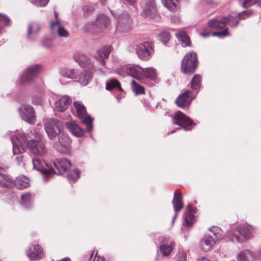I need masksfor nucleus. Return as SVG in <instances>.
Instances as JSON below:
<instances>
[{
    "instance_id": "a19ab883",
    "label": "nucleus",
    "mask_w": 261,
    "mask_h": 261,
    "mask_svg": "<svg viewBox=\"0 0 261 261\" xmlns=\"http://www.w3.org/2000/svg\"><path fill=\"white\" fill-rule=\"evenodd\" d=\"M106 88L107 90L117 89L120 91H122L119 82L116 80H111L107 82Z\"/></svg>"
},
{
    "instance_id": "bb28decb",
    "label": "nucleus",
    "mask_w": 261,
    "mask_h": 261,
    "mask_svg": "<svg viewBox=\"0 0 261 261\" xmlns=\"http://www.w3.org/2000/svg\"><path fill=\"white\" fill-rule=\"evenodd\" d=\"M78 71L77 69L74 68L64 67L60 70L59 74L62 78L75 79L77 77Z\"/></svg>"
},
{
    "instance_id": "ddd939ff",
    "label": "nucleus",
    "mask_w": 261,
    "mask_h": 261,
    "mask_svg": "<svg viewBox=\"0 0 261 261\" xmlns=\"http://www.w3.org/2000/svg\"><path fill=\"white\" fill-rule=\"evenodd\" d=\"M112 50V48L111 46L109 45L103 46L97 50L94 57V59L101 65L105 66Z\"/></svg>"
},
{
    "instance_id": "3c124183",
    "label": "nucleus",
    "mask_w": 261,
    "mask_h": 261,
    "mask_svg": "<svg viewBox=\"0 0 261 261\" xmlns=\"http://www.w3.org/2000/svg\"><path fill=\"white\" fill-rule=\"evenodd\" d=\"M41 45L45 48H50L51 46L50 41L47 38H44L41 41Z\"/></svg>"
},
{
    "instance_id": "423d86ee",
    "label": "nucleus",
    "mask_w": 261,
    "mask_h": 261,
    "mask_svg": "<svg viewBox=\"0 0 261 261\" xmlns=\"http://www.w3.org/2000/svg\"><path fill=\"white\" fill-rule=\"evenodd\" d=\"M133 28V23L130 16L123 13L117 17L116 32L118 33L129 32Z\"/></svg>"
},
{
    "instance_id": "c03bdc74",
    "label": "nucleus",
    "mask_w": 261,
    "mask_h": 261,
    "mask_svg": "<svg viewBox=\"0 0 261 261\" xmlns=\"http://www.w3.org/2000/svg\"><path fill=\"white\" fill-rule=\"evenodd\" d=\"M10 24V20L9 18L4 14H0V28L9 25Z\"/></svg>"
},
{
    "instance_id": "2eb2a0df",
    "label": "nucleus",
    "mask_w": 261,
    "mask_h": 261,
    "mask_svg": "<svg viewBox=\"0 0 261 261\" xmlns=\"http://www.w3.org/2000/svg\"><path fill=\"white\" fill-rule=\"evenodd\" d=\"M32 161L33 168L37 171L41 172L45 174H48L51 173V171L53 170L52 165L46 164L40 158H35L32 159Z\"/></svg>"
},
{
    "instance_id": "7ed1b4c3",
    "label": "nucleus",
    "mask_w": 261,
    "mask_h": 261,
    "mask_svg": "<svg viewBox=\"0 0 261 261\" xmlns=\"http://www.w3.org/2000/svg\"><path fill=\"white\" fill-rule=\"evenodd\" d=\"M110 22V18L104 14L97 15L95 20L86 26L85 30L94 35H102L103 30Z\"/></svg>"
},
{
    "instance_id": "5fc2aeb1",
    "label": "nucleus",
    "mask_w": 261,
    "mask_h": 261,
    "mask_svg": "<svg viewBox=\"0 0 261 261\" xmlns=\"http://www.w3.org/2000/svg\"><path fill=\"white\" fill-rule=\"evenodd\" d=\"M93 255L94 252L91 255L90 260H91V261H104V258L103 257L97 256V253H95L94 257H93Z\"/></svg>"
},
{
    "instance_id": "c9c22d12",
    "label": "nucleus",
    "mask_w": 261,
    "mask_h": 261,
    "mask_svg": "<svg viewBox=\"0 0 261 261\" xmlns=\"http://www.w3.org/2000/svg\"><path fill=\"white\" fill-rule=\"evenodd\" d=\"M131 86L133 91L136 95L143 94L145 93L144 87L138 83L134 80H132Z\"/></svg>"
},
{
    "instance_id": "680f3d73",
    "label": "nucleus",
    "mask_w": 261,
    "mask_h": 261,
    "mask_svg": "<svg viewBox=\"0 0 261 261\" xmlns=\"http://www.w3.org/2000/svg\"><path fill=\"white\" fill-rule=\"evenodd\" d=\"M124 1L126 2L127 4L130 5H134L137 2V0H124Z\"/></svg>"
},
{
    "instance_id": "bf43d9fd",
    "label": "nucleus",
    "mask_w": 261,
    "mask_h": 261,
    "mask_svg": "<svg viewBox=\"0 0 261 261\" xmlns=\"http://www.w3.org/2000/svg\"><path fill=\"white\" fill-rule=\"evenodd\" d=\"M34 101L35 103H36L37 105H41L43 103V100L42 99L39 97H36V99H34Z\"/></svg>"
},
{
    "instance_id": "9d476101",
    "label": "nucleus",
    "mask_w": 261,
    "mask_h": 261,
    "mask_svg": "<svg viewBox=\"0 0 261 261\" xmlns=\"http://www.w3.org/2000/svg\"><path fill=\"white\" fill-rule=\"evenodd\" d=\"M141 6L143 16L154 18L156 15L157 8L155 0H142Z\"/></svg>"
},
{
    "instance_id": "9b49d317",
    "label": "nucleus",
    "mask_w": 261,
    "mask_h": 261,
    "mask_svg": "<svg viewBox=\"0 0 261 261\" xmlns=\"http://www.w3.org/2000/svg\"><path fill=\"white\" fill-rule=\"evenodd\" d=\"M196 93L190 90H186L181 93L176 98L175 102L177 106L181 108L188 107L193 99L196 96Z\"/></svg>"
},
{
    "instance_id": "ea45409f",
    "label": "nucleus",
    "mask_w": 261,
    "mask_h": 261,
    "mask_svg": "<svg viewBox=\"0 0 261 261\" xmlns=\"http://www.w3.org/2000/svg\"><path fill=\"white\" fill-rule=\"evenodd\" d=\"M239 4L244 7H250L257 4L261 8V0H239Z\"/></svg>"
},
{
    "instance_id": "473e14b6",
    "label": "nucleus",
    "mask_w": 261,
    "mask_h": 261,
    "mask_svg": "<svg viewBox=\"0 0 261 261\" xmlns=\"http://www.w3.org/2000/svg\"><path fill=\"white\" fill-rule=\"evenodd\" d=\"M175 36L178 40L182 43L184 46L190 45V40L186 33L184 31H179L175 33Z\"/></svg>"
},
{
    "instance_id": "412c9836",
    "label": "nucleus",
    "mask_w": 261,
    "mask_h": 261,
    "mask_svg": "<svg viewBox=\"0 0 261 261\" xmlns=\"http://www.w3.org/2000/svg\"><path fill=\"white\" fill-rule=\"evenodd\" d=\"M45 130H62L64 128L63 121L57 119H49L44 123Z\"/></svg>"
},
{
    "instance_id": "f704fd0d",
    "label": "nucleus",
    "mask_w": 261,
    "mask_h": 261,
    "mask_svg": "<svg viewBox=\"0 0 261 261\" xmlns=\"http://www.w3.org/2000/svg\"><path fill=\"white\" fill-rule=\"evenodd\" d=\"M143 70L144 71V78L149 79L154 82L157 81L156 72L154 68L149 67L143 68Z\"/></svg>"
},
{
    "instance_id": "7c9ffc66",
    "label": "nucleus",
    "mask_w": 261,
    "mask_h": 261,
    "mask_svg": "<svg viewBox=\"0 0 261 261\" xmlns=\"http://www.w3.org/2000/svg\"><path fill=\"white\" fill-rule=\"evenodd\" d=\"M255 256V254L253 251L246 249L242 251L237 256L238 261H252Z\"/></svg>"
},
{
    "instance_id": "f257e3e1",
    "label": "nucleus",
    "mask_w": 261,
    "mask_h": 261,
    "mask_svg": "<svg viewBox=\"0 0 261 261\" xmlns=\"http://www.w3.org/2000/svg\"><path fill=\"white\" fill-rule=\"evenodd\" d=\"M41 132H31L35 138L28 141V138L25 134L20 133L13 136L11 140L13 143V152L14 155L23 153L27 149L28 146L31 154L39 156L45 155L47 149L45 141L43 140V135Z\"/></svg>"
},
{
    "instance_id": "6e6d98bb",
    "label": "nucleus",
    "mask_w": 261,
    "mask_h": 261,
    "mask_svg": "<svg viewBox=\"0 0 261 261\" xmlns=\"http://www.w3.org/2000/svg\"><path fill=\"white\" fill-rule=\"evenodd\" d=\"M21 154L22 153L17 154L18 155L15 158V160L18 164H20L23 161V156Z\"/></svg>"
},
{
    "instance_id": "f03ea898",
    "label": "nucleus",
    "mask_w": 261,
    "mask_h": 261,
    "mask_svg": "<svg viewBox=\"0 0 261 261\" xmlns=\"http://www.w3.org/2000/svg\"><path fill=\"white\" fill-rule=\"evenodd\" d=\"M239 23V19L234 16L229 15L227 17L223 18H215L210 20L208 22V26L213 30H216L218 32H213L212 35L217 36L219 38H223L229 35L227 24L230 27H236Z\"/></svg>"
},
{
    "instance_id": "49530a36",
    "label": "nucleus",
    "mask_w": 261,
    "mask_h": 261,
    "mask_svg": "<svg viewBox=\"0 0 261 261\" xmlns=\"http://www.w3.org/2000/svg\"><path fill=\"white\" fill-rule=\"evenodd\" d=\"M66 127L69 130H82L77 124L73 121L67 122L65 123Z\"/></svg>"
},
{
    "instance_id": "c85d7f7f",
    "label": "nucleus",
    "mask_w": 261,
    "mask_h": 261,
    "mask_svg": "<svg viewBox=\"0 0 261 261\" xmlns=\"http://www.w3.org/2000/svg\"><path fill=\"white\" fill-rule=\"evenodd\" d=\"M91 78V73L86 71L80 72L78 71V74H77V77L75 78V80L81 85L86 86L88 84Z\"/></svg>"
},
{
    "instance_id": "cd10ccee",
    "label": "nucleus",
    "mask_w": 261,
    "mask_h": 261,
    "mask_svg": "<svg viewBox=\"0 0 261 261\" xmlns=\"http://www.w3.org/2000/svg\"><path fill=\"white\" fill-rule=\"evenodd\" d=\"M173 208L176 212L181 211L184 207V203L180 193L175 191L172 200Z\"/></svg>"
},
{
    "instance_id": "e433bc0d",
    "label": "nucleus",
    "mask_w": 261,
    "mask_h": 261,
    "mask_svg": "<svg viewBox=\"0 0 261 261\" xmlns=\"http://www.w3.org/2000/svg\"><path fill=\"white\" fill-rule=\"evenodd\" d=\"M178 0H162V4L168 9L175 11L177 9Z\"/></svg>"
},
{
    "instance_id": "f8f14e48",
    "label": "nucleus",
    "mask_w": 261,
    "mask_h": 261,
    "mask_svg": "<svg viewBox=\"0 0 261 261\" xmlns=\"http://www.w3.org/2000/svg\"><path fill=\"white\" fill-rule=\"evenodd\" d=\"M41 70L42 67L39 65H35L28 67L20 79V84H26L31 82L33 77L39 73Z\"/></svg>"
},
{
    "instance_id": "c756f323",
    "label": "nucleus",
    "mask_w": 261,
    "mask_h": 261,
    "mask_svg": "<svg viewBox=\"0 0 261 261\" xmlns=\"http://www.w3.org/2000/svg\"><path fill=\"white\" fill-rule=\"evenodd\" d=\"M14 185L18 189L23 190L29 187L30 180L24 175L19 176L16 178Z\"/></svg>"
},
{
    "instance_id": "4c0bfd02",
    "label": "nucleus",
    "mask_w": 261,
    "mask_h": 261,
    "mask_svg": "<svg viewBox=\"0 0 261 261\" xmlns=\"http://www.w3.org/2000/svg\"><path fill=\"white\" fill-rule=\"evenodd\" d=\"M13 185V179L7 175L0 173V186L3 187H10Z\"/></svg>"
},
{
    "instance_id": "58836bf2",
    "label": "nucleus",
    "mask_w": 261,
    "mask_h": 261,
    "mask_svg": "<svg viewBox=\"0 0 261 261\" xmlns=\"http://www.w3.org/2000/svg\"><path fill=\"white\" fill-rule=\"evenodd\" d=\"M201 77L200 75L196 74L192 79L191 82V88L192 90H198L201 86Z\"/></svg>"
},
{
    "instance_id": "5701e85b",
    "label": "nucleus",
    "mask_w": 261,
    "mask_h": 261,
    "mask_svg": "<svg viewBox=\"0 0 261 261\" xmlns=\"http://www.w3.org/2000/svg\"><path fill=\"white\" fill-rule=\"evenodd\" d=\"M73 59L79 65L83 68H86L91 64V60L85 54L77 51L74 54Z\"/></svg>"
},
{
    "instance_id": "2f4dec72",
    "label": "nucleus",
    "mask_w": 261,
    "mask_h": 261,
    "mask_svg": "<svg viewBox=\"0 0 261 261\" xmlns=\"http://www.w3.org/2000/svg\"><path fill=\"white\" fill-rule=\"evenodd\" d=\"M77 117L80 119H84L86 116V110L83 103L80 101H74L73 103Z\"/></svg>"
},
{
    "instance_id": "e2e57ef3",
    "label": "nucleus",
    "mask_w": 261,
    "mask_h": 261,
    "mask_svg": "<svg viewBox=\"0 0 261 261\" xmlns=\"http://www.w3.org/2000/svg\"><path fill=\"white\" fill-rule=\"evenodd\" d=\"M111 0H100V3L103 6H106Z\"/></svg>"
},
{
    "instance_id": "69168bd1",
    "label": "nucleus",
    "mask_w": 261,
    "mask_h": 261,
    "mask_svg": "<svg viewBox=\"0 0 261 261\" xmlns=\"http://www.w3.org/2000/svg\"><path fill=\"white\" fill-rule=\"evenodd\" d=\"M197 261H208V260L206 259L204 257H202L198 258Z\"/></svg>"
},
{
    "instance_id": "603ef678",
    "label": "nucleus",
    "mask_w": 261,
    "mask_h": 261,
    "mask_svg": "<svg viewBox=\"0 0 261 261\" xmlns=\"http://www.w3.org/2000/svg\"><path fill=\"white\" fill-rule=\"evenodd\" d=\"M210 230L213 233L216 240L220 237V235L219 233L221 230L218 227H213L210 228Z\"/></svg>"
},
{
    "instance_id": "a18cd8bd",
    "label": "nucleus",
    "mask_w": 261,
    "mask_h": 261,
    "mask_svg": "<svg viewBox=\"0 0 261 261\" xmlns=\"http://www.w3.org/2000/svg\"><path fill=\"white\" fill-rule=\"evenodd\" d=\"M158 39L164 43H166L170 39V35L167 32H163L158 36Z\"/></svg>"
},
{
    "instance_id": "864d4df0",
    "label": "nucleus",
    "mask_w": 261,
    "mask_h": 261,
    "mask_svg": "<svg viewBox=\"0 0 261 261\" xmlns=\"http://www.w3.org/2000/svg\"><path fill=\"white\" fill-rule=\"evenodd\" d=\"M177 261H186V253L183 251H179L177 254Z\"/></svg>"
},
{
    "instance_id": "13d9d810",
    "label": "nucleus",
    "mask_w": 261,
    "mask_h": 261,
    "mask_svg": "<svg viewBox=\"0 0 261 261\" xmlns=\"http://www.w3.org/2000/svg\"><path fill=\"white\" fill-rule=\"evenodd\" d=\"M71 133L76 137H81L84 136V132H71Z\"/></svg>"
},
{
    "instance_id": "09e8293b",
    "label": "nucleus",
    "mask_w": 261,
    "mask_h": 261,
    "mask_svg": "<svg viewBox=\"0 0 261 261\" xmlns=\"http://www.w3.org/2000/svg\"><path fill=\"white\" fill-rule=\"evenodd\" d=\"M31 3L34 4L35 5L39 7H44L45 6L49 0H29Z\"/></svg>"
},
{
    "instance_id": "8fccbe9b",
    "label": "nucleus",
    "mask_w": 261,
    "mask_h": 261,
    "mask_svg": "<svg viewBox=\"0 0 261 261\" xmlns=\"http://www.w3.org/2000/svg\"><path fill=\"white\" fill-rule=\"evenodd\" d=\"M63 132H44L45 134H46L48 137V138L51 140H54L56 138L58 139V136L60 134L62 133Z\"/></svg>"
},
{
    "instance_id": "a211bd4d",
    "label": "nucleus",
    "mask_w": 261,
    "mask_h": 261,
    "mask_svg": "<svg viewBox=\"0 0 261 261\" xmlns=\"http://www.w3.org/2000/svg\"><path fill=\"white\" fill-rule=\"evenodd\" d=\"M123 70H126L127 74L137 80H141L144 79V71L143 68L138 65H131L122 67Z\"/></svg>"
},
{
    "instance_id": "0eeeda50",
    "label": "nucleus",
    "mask_w": 261,
    "mask_h": 261,
    "mask_svg": "<svg viewBox=\"0 0 261 261\" xmlns=\"http://www.w3.org/2000/svg\"><path fill=\"white\" fill-rule=\"evenodd\" d=\"M55 149L59 152L68 154L70 151L71 140L64 132L59 134L58 141L54 144Z\"/></svg>"
},
{
    "instance_id": "0e129e2a",
    "label": "nucleus",
    "mask_w": 261,
    "mask_h": 261,
    "mask_svg": "<svg viewBox=\"0 0 261 261\" xmlns=\"http://www.w3.org/2000/svg\"><path fill=\"white\" fill-rule=\"evenodd\" d=\"M211 33L210 32L209 33H201L200 34L201 36H202V37H207L208 36H209L210 35Z\"/></svg>"
},
{
    "instance_id": "338daca9",
    "label": "nucleus",
    "mask_w": 261,
    "mask_h": 261,
    "mask_svg": "<svg viewBox=\"0 0 261 261\" xmlns=\"http://www.w3.org/2000/svg\"><path fill=\"white\" fill-rule=\"evenodd\" d=\"M177 216V214H175L172 219V224L173 225L174 223V221L176 218Z\"/></svg>"
},
{
    "instance_id": "20e7f679",
    "label": "nucleus",
    "mask_w": 261,
    "mask_h": 261,
    "mask_svg": "<svg viewBox=\"0 0 261 261\" xmlns=\"http://www.w3.org/2000/svg\"><path fill=\"white\" fill-rule=\"evenodd\" d=\"M252 230L250 226L241 225L235 230H228L227 235L232 242L242 243L250 237Z\"/></svg>"
},
{
    "instance_id": "b1692460",
    "label": "nucleus",
    "mask_w": 261,
    "mask_h": 261,
    "mask_svg": "<svg viewBox=\"0 0 261 261\" xmlns=\"http://www.w3.org/2000/svg\"><path fill=\"white\" fill-rule=\"evenodd\" d=\"M40 30V27L38 23H30L28 27L27 38L30 40H36Z\"/></svg>"
},
{
    "instance_id": "a878e982",
    "label": "nucleus",
    "mask_w": 261,
    "mask_h": 261,
    "mask_svg": "<svg viewBox=\"0 0 261 261\" xmlns=\"http://www.w3.org/2000/svg\"><path fill=\"white\" fill-rule=\"evenodd\" d=\"M174 246V243L173 241H171L169 242L167 238H164L160 245V249L161 253L166 256L170 254Z\"/></svg>"
},
{
    "instance_id": "774afa93",
    "label": "nucleus",
    "mask_w": 261,
    "mask_h": 261,
    "mask_svg": "<svg viewBox=\"0 0 261 261\" xmlns=\"http://www.w3.org/2000/svg\"><path fill=\"white\" fill-rule=\"evenodd\" d=\"M60 261H70L69 259H68V258H65V259H63L62 260H60Z\"/></svg>"
},
{
    "instance_id": "dca6fc26",
    "label": "nucleus",
    "mask_w": 261,
    "mask_h": 261,
    "mask_svg": "<svg viewBox=\"0 0 261 261\" xmlns=\"http://www.w3.org/2000/svg\"><path fill=\"white\" fill-rule=\"evenodd\" d=\"M56 20L50 23V30L53 34H57L61 37H67L68 36V32L65 29L59 19L58 18V13L55 12Z\"/></svg>"
},
{
    "instance_id": "4be33fe9",
    "label": "nucleus",
    "mask_w": 261,
    "mask_h": 261,
    "mask_svg": "<svg viewBox=\"0 0 261 261\" xmlns=\"http://www.w3.org/2000/svg\"><path fill=\"white\" fill-rule=\"evenodd\" d=\"M27 255L32 260H39L42 257L43 250L38 244L34 245L27 251Z\"/></svg>"
},
{
    "instance_id": "f3484780",
    "label": "nucleus",
    "mask_w": 261,
    "mask_h": 261,
    "mask_svg": "<svg viewBox=\"0 0 261 261\" xmlns=\"http://www.w3.org/2000/svg\"><path fill=\"white\" fill-rule=\"evenodd\" d=\"M172 119L176 121L175 124L179 126L192 127L193 125L195 124L191 119L180 111L176 112L174 114ZM190 128H192V127Z\"/></svg>"
},
{
    "instance_id": "393cba45",
    "label": "nucleus",
    "mask_w": 261,
    "mask_h": 261,
    "mask_svg": "<svg viewBox=\"0 0 261 261\" xmlns=\"http://www.w3.org/2000/svg\"><path fill=\"white\" fill-rule=\"evenodd\" d=\"M188 210L185 216V225L188 227H190L195 222L196 218L193 214L197 212V208L189 204Z\"/></svg>"
},
{
    "instance_id": "4468645a",
    "label": "nucleus",
    "mask_w": 261,
    "mask_h": 261,
    "mask_svg": "<svg viewBox=\"0 0 261 261\" xmlns=\"http://www.w3.org/2000/svg\"><path fill=\"white\" fill-rule=\"evenodd\" d=\"M51 165L53 170L51 171V173L54 172L56 174H62L71 167L69 161L65 158L57 159Z\"/></svg>"
},
{
    "instance_id": "4d7b16f0",
    "label": "nucleus",
    "mask_w": 261,
    "mask_h": 261,
    "mask_svg": "<svg viewBox=\"0 0 261 261\" xmlns=\"http://www.w3.org/2000/svg\"><path fill=\"white\" fill-rule=\"evenodd\" d=\"M92 70L93 71H99L100 72L104 74L105 72V71L103 70L102 68H98V67H97L94 64H92Z\"/></svg>"
},
{
    "instance_id": "aec40b11",
    "label": "nucleus",
    "mask_w": 261,
    "mask_h": 261,
    "mask_svg": "<svg viewBox=\"0 0 261 261\" xmlns=\"http://www.w3.org/2000/svg\"><path fill=\"white\" fill-rule=\"evenodd\" d=\"M215 242V238H213L209 234H205L200 240L201 249L204 252L208 251L212 249Z\"/></svg>"
},
{
    "instance_id": "72a5a7b5",
    "label": "nucleus",
    "mask_w": 261,
    "mask_h": 261,
    "mask_svg": "<svg viewBox=\"0 0 261 261\" xmlns=\"http://www.w3.org/2000/svg\"><path fill=\"white\" fill-rule=\"evenodd\" d=\"M33 201V197L30 193H25L21 194V203L25 207L29 208L31 206Z\"/></svg>"
},
{
    "instance_id": "052dcab7",
    "label": "nucleus",
    "mask_w": 261,
    "mask_h": 261,
    "mask_svg": "<svg viewBox=\"0 0 261 261\" xmlns=\"http://www.w3.org/2000/svg\"><path fill=\"white\" fill-rule=\"evenodd\" d=\"M248 12H244L243 13H240L238 15L239 17L241 19H243L245 18V16L247 15Z\"/></svg>"
},
{
    "instance_id": "6e6552de",
    "label": "nucleus",
    "mask_w": 261,
    "mask_h": 261,
    "mask_svg": "<svg viewBox=\"0 0 261 261\" xmlns=\"http://www.w3.org/2000/svg\"><path fill=\"white\" fill-rule=\"evenodd\" d=\"M136 51L140 59L147 61L151 58L154 50L152 43L144 42L137 46Z\"/></svg>"
},
{
    "instance_id": "79ce46f5",
    "label": "nucleus",
    "mask_w": 261,
    "mask_h": 261,
    "mask_svg": "<svg viewBox=\"0 0 261 261\" xmlns=\"http://www.w3.org/2000/svg\"><path fill=\"white\" fill-rule=\"evenodd\" d=\"M67 177L70 182H74L80 177V172L79 170L76 169L72 172L68 173Z\"/></svg>"
},
{
    "instance_id": "1a4fd4ad",
    "label": "nucleus",
    "mask_w": 261,
    "mask_h": 261,
    "mask_svg": "<svg viewBox=\"0 0 261 261\" xmlns=\"http://www.w3.org/2000/svg\"><path fill=\"white\" fill-rule=\"evenodd\" d=\"M19 113L21 118L25 122L31 124H33L36 122L35 111L31 106L22 105L19 108Z\"/></svg>"
},
{
    "instance_id": "de8ad7c7",
    "label": "nucleus",
    "mask_w": 261,
    "mask_h": 261,
    "mask_svg": "<svg viewBox=\"0 0 261 261\" xmlns=\"http://www.w3.org/2000/svg\"><path fill=\"white\" fill-rule=\"evenodd\" d=\"M83 123L86 125L87 130H91L92 129V119L90 117H85L84 119H82Z\"/></svg>"
},
{
    "instance_id": "39448f33",
    "label": "nucleus",
    "mask_w": 261,
    "mask_h": 261,
    "mask_svg": "<svg viewBox=\"0 0 261 261\" xmlns=\"http://www.w3.org/2000/svg\"><path fill=\"white\" fill-rule=\"evenodd\" d=\"M198 64L197 55L195 53H189L186 55L181 63V69L185 74L193 73Z\"/></svg>"
},
{
    "instance_id": "37998d69",
    "label": "nucleus",
    "mask_w": 261,
    "mask_h": 261,
    "mask_svg": "<svg viewBox=\"0 0 261 261\" xmlns=\"http://www.w3.org/2000/svg\"><path fill=\"white\" fill-rule=\"evenodd\" d=\"M95 10L94 5H85L82 8L84 16L87 17L92 14Z\"/></svg>"
},
{
    "instance_id": "6ab92c4d",
    "label": "nucleus",
    "mask_w": 261,
    "mask_h": 261,
    "mask_svg": "<svg viewBox=\"0 0 261 261\" xmlns=\"http://www.w3.org/2000/svg\"><path fill=\"white\" fill-rule=\"evenodd\" d=\"M71 102V99L69 97L63 96L55 102V109L59 112H63L68 108Z\"/></svg>"
}]
</instances>
